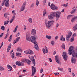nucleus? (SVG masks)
<instances>
[{
  "label": "nucleus",
  "instance_id": "bb28decb",
  "mask_svg": "<svg viewBox=\"0 0 77 77\" xmlns=\"http://www.w3.org/2000/svg\"><path fill=\"white\" fill-rule=\"evenodd\" d=\"M61 47L63 49H65V46L64 44L63 43L61 45Z\"/></svg>",
  "mask_w": 77,
  "mask_h": 77
},
{
  "label": "nucleus",
  "instance_id": "5701e85b",
  "mask_svg": "<svg viewBox=\"0 0 77 77\" xmlns=\"http://www.w3.org/2000/svg\"><path fill=\"white\" fill-rule=\"evenodd\" d=\"M48 17L49 20H53V19L54 18V17H53V16H51V15H49Z\"/></svg>",
  "mask_w": 77,
  "mask_h": 77
},
{
  "label": "nucleus",
  "instance_id": "b1692460",
  "mask_svg": "<svg viewBox=\"0 0 77 77\" xmlns=\"http://www.w3.org/2000/svg\"><path fill=\"white\" fill-rule=\"evenodd\" d=\"M73 29L74 31H75L77 29V24H76L74 27Z\"/></svg>",
  "mask_w": 77,
  "mask_h": 77
},
{
  "label": "nucleus",
  "instance_id": "aec40b11",
  "mask_svg": "<svg viewBox=\"0 0 77 77\" xmlns=\"http://www.w3.org/2000/svg\"><path fill=\"white\" fill-rule=\"evenodd\" d=\"M58 56L57 55L55 56V59L56 62H57L58 63H59V61L58 60Z\"/></svg>",
  "mask_w": 77,
  "mask_h": 77
},
{
  "label": "nucleus",
  "instance_id": "c85d7f7f",
  "mask_svg": "<svg viewBox=\"0 0 77 77\" xmlns=\"http://www.w3.org/2000/svg\"><path fill=\"white\" fill-rule=\"evenodd\" d=\"M17 29H18V26H17L16 27L14 30L13 31V32L14 33H15V32H16L17 30Z\"/></svg>",
  "mask_w": 77,
  "mask_h": 77
},
{
  "label": "nucleus",
  "instance_id": "6e6552de",
  "mask_svg": "<svg viewBox=\"0 0 77 77\" xmlns=\"http://www.w3.org/2000/svg\"><path fill=\"white\" fill-rule=\"evenodd\" d=\"M52 10H55V9H58V7L56 6L53 4H52L50 6Z\"/></svg>",
  "mask_w": 77,
  "mask_h": 77
},
{
  "label": "nucleus",
  "instance_id": "de8ad7c7",
  "mask_svg": "<svg viewBox=\"0 0 77 77\" xmlns=\"http://www.w3.org/2000/svg\"><path fill=\"white\" fill-rule=\"evenodd\" d=\"M34 5L35 4H34V3L32 4L30 6V8H33V6H34Z\"/></svg>",
  "mask_w": 77,
  "mask_h": 77
},
{
  "label": "nucleus",
  "instance_id": "1a4fd4ad",
  "mask_svg": "<svg viewBox=\"0 0 77 77\" xmlns=\"http://www.w3.org/2000/svg\"><path fill=\"white\" fill-rule=\"evenodd\" d=\"M32 76H33L34 75V74H35V72H36V67H34V66H32Z\"/></svg>",
  "mask_w": 77,
  "mask_h": 77
},
{
  "label": "nucleus",
  "instance_id": "0e129e2a",
  "mask_svg": "<svg viewBox=\"0 0 77 77\" xmlns=\"http://www.w3.org/2000/svg\"><path fill=\"white\" fill-rule=\"evenodd\" d=\"M51 2H49L48 3V6H50V4H51Z\"/></svg>",
  "mask_w": 77,
  "mask_h": 77
},
{
  "label": "nucleus",
  "instance_id": "5fc2aeb1",
  "mask_svg": "<svg viewBox=\"0 0 77 77\" xmlns=\"http://www.w3.org/2000/svg\"><path fill=\"white\" fill-rule=\"evenodd\" d=\"M75 36H76V33H75L72 36L74 37Z\"/></svg>",
  "mask_w": 77,
  "mask_h": 77
},
{
  "label": "nucleus",
  "instance_id": "f257e3e1",
  "mask_svg": "<svg viewBox=\"0 0 77 77\" xmlns=\"http://www.w3.org/2000/svg\"><path fill=\"white\" fill-rule=\"evenodd\" d=\"M61 14V13L59 12H51L50 15L51 16H52L53 17H56V20L57 21L60 17V15Z\"/></svg>",
  "mask_w": 77,
  "mask_h": 77
},
{
  "label": "nucleus",
  "instance_id": "20e7f679",
  "mask_svg": "<svg viewBox=\"0 0 77 77\" xmlns=\"http://www.w3.org/2000/svg\"><path fill=\"white\" fill-rule=\"evenodd\" d=\"M62 56L64 60L66 61V60H67V59H68V55H67V54H66V52H63Z\"/></svg>",
  "mask_w": 77,
  "mask_h": 77
},
{
  "label": "nucleus",
  "instance_id": "bf43d9fd",
  "mask_svg": "<svg viewBox=\"0 0 77 77\" xmlns=\"http://www.w3.org/2000/svg\"><path fill=\"white\" fill-rule=\"evenodd\" d=\"M68 70L70 72H71V68H69Z\"/></svg>",
  "mask_w": 77,
  "mask_h": 77
},
{
  "label": "nucleus",
  "instance_id": "f704fd0d",
  "mask_svg": "<svg viewBox=\"0 0 77 77\" xmlns=\"http://www.w3.org/2000/svg\"><path fill=\"white\" fill-rule=\"evenodd\" d=\"M14 54V52H13V53L11 55V57H12V59H14V57H15Z\"/></svg>",
  "mask_w": 77,
  "mask_h": 77
},
{
  "label": "nucleus",
  "instance_id": "e433bc0d",
  "mask_svg": "<svg viewBox=\"0 0 77 77\" xmlns=\"http://www.w3.org/2000/svg\"><path fill=\"white\" fill-rule=\"evenodd\" d=\"M28 21L29 23H32V18H29L28 19Z\"/></svg>",
  "mask_w": 77,
  "mask_h": 77
},
{
  "label": "nucleus",
  "instance_id": "338daca9",
  "mask_svg": "<svg viewBox=\"0 0 77 77\" xmlns=\"http://www.w3.org/2000/svg\"><path fill=\"white\" fill-rule=\"evenodd\" d=\"M59 74V73L57 72V73H54V74H55V75H58V74Z\"/></svg>",
  "mask_w": 77,
  "mask_h": 77
},
{
  "label": "nucleus",
  "instance_id": "a211bd4d",
  "mask_svg": "<svg viewBox=\"0 0 77 77\" xmlns=\"http://www.w3.org/2000/svg\"><path fill=\"white\" fill-rule=\"evenodd\" d=\"M34 44V48L36 49L37 50H39V47H38V45L37 44V43H36V44Z\"/></svg>",
  "mask_w": 77,
  "mask_h": 77
},
{
  "label": "nucleus",
  "instance_id": "c9c22d12",
  "mask_svg": "<svg viewBox=\"0 0 77 77\" xmlns=\"http://www.w3.org/2000/svg\"><path fill=\"white\" fill-rule=\"evenodd\" d=\"M55 42H54V41H51V44L52 45H54Z\"/></svg>",
  "mask_w": 77,
  "mask_h": 77
},
{
  "label": "nucleus",
  "instance_id": "f3484780",
  "mask_svg": "<svg viewBox=\"0 0 77 77\" xmlns=\"http://www.w3.org/2000/svg\"><path fill=\"white\" fill-rule=\"evenodd\" d=\"M77 16L75 17L74 16L72 18L71 20V22L72 23H73V22H74L76 20H77Z\"/></svg>",
  "mask_w": 77,
  "mask_h": 77
},
{
  "label": "nucleus",
  "instance_id": "79ce46f5",
  "mask_svg": "<svg viewBox=\"0 0 77 77\" xmlns=\"http://www.w3.org/2000/svg\"><path fill=\"white\" fill-rule=\"evenodd\" d=\"M45 49L46 51V53H48V49L47 48L46 46L45 47Z\"/></svg>",
  "mask_w": 77,
  "mask_h": 77
},
{
  "label": "nucleus",
  "instance_id": "393cba45",
  "mask_svg": "<svg viewBox=\"0 0 77 77\" xmlns=\"http://www.w3.org/2000/svg\"><path fill=\"white\" fill-rule=\"evenodd\" d=\"M15 15H16V13H15V12H14L13 14V16L12 17L11 19L13 20H15Z\"/></svg>",
  "mask_w": 77,
  "mask_h": 77
},
{
  "label": "nucleus",
  "instance_id": "8fccbe9b",
  "mask_svg": "<svg viewBox=\"0 0 77 77\" xmlns=\"http://www.w3.org/2000/svg\"><path fill=\"white\" fill-rule=\"evenodd\" d=\"M43 72V69L42 68V69H41L40 70V73H42Z\"/></svg>",
  "mask_w": 77,
  "mask_h": 77
},
{
  "label": "nucleus",
  "instance_id": "7c9ffc66",
  "mask_svg": "<svg viewBox=\"0 0 77 77\" xmlns=\"http://www.w3.org/2000/svg\"><path fill=\"white\" fill-rule=\"evenodd\" d=\"M72 17V15H69L67 17V19H70V18H71Z\"/></svg>",
  "mask_w": 77,
  "mask_h": 77
},
{
  "label": "nucleus",
  "instance_id": "69168bd1",
  "mask_svg": "<svg viewBox=\"0 0 77 77\" xmlns=\"http://www.w3.org/2000/svg\"><path fill=\"white\" fill-rule=\"evenodd\" d=\"M48 38L49 40L51 39V36H49Z\"/></svg>",
  "mask_w": 77,
  "mask_h": 77
},
{
  "label": "nucleus",
  "instance_id": "052dcab7",
  "mask_svg": "<svg viewBox=\"0 0 77 77\" xmlns=\"http://www.w3.org/2000/svg\"><path fill=\"white\" fill-rule=\"evenodd\" d=\"M46 3V0H44L43 2V3L44 5L45 4V3Z\"/></svg>",
  "mask_w": 77,
  "mask_h": 77
},
{
  "label": "nucleus",
  "instance_id": "39448f33",
  "mask_svg": "<svg viewBox=\"0 0 77 77\" xmlns=\"http://www.w3.org/2000/svg\"><path fill=\"white\" fill-rule=\"evenodd\" d=\"M27 3L26 2H25L23 4V5L21 7V8L20 10V12H22L25 9V7H26V5Z\"/></svg>",
  "mask_w": 77,
  "mask_h": 77
},
{
  "label": "nucleus",
  "instance_id": "dca6fc26",
  "mask_svg": "<svg viewBox=\"0 0 77 77\" xmlns=\"http://www.w3.org/2000/svg\"><path fill=\"white\" fill-rule=\"evenodd\" d=\"M71 62L72 63H74L75 64L76 63V59L73 57H72L71 59Z\"/></svg>",
  "mask_w": 77,
  "mask_h": 77
},
{
  "label": "nucleus",
  "instance_id": "cd10ccee",
  "mask_svg": "<svg viewBox=\"0 0 77 77\" xmlns=\"http://www.w3.org/2000/svg\"><path fill=\"white\" fill-rule=\"evenodd\" d=\"M8 23H9V20L6 21H5L4 22V24L5 26H6V24H8Z\"/></svg>",
  "mask_w": 77,
  "mask_h": 77
},
{
  "label": "nucleus",
  "instance_id": "ea45409f",
  "mask_svg": "<svg viewBox=\"0 0 77 77\" xmlns=\"http://www.w3.org/2000/svg\"><path fill=\"white\" fill-rule=\"evenodd\" d=\"M21 54L20 53H16V56H21Z\"/></svg>",
  "mask_w": 77,
  "mask_h": 77
},
{
  "label": "nucleus",
  "instance_id": "3c124183",
  "mask_svg": "<svg viewBox=\"0 0 77 77\" xmlns=\"http://www.w3.org/2000/svg\"><path fill=\"white\" fill-rule=\"evenodd\" d=\"M13 19H11L10 21V23L11 24L12 22H13Z\"/></svg>",
  "mask_w": 77,
  "mask_h": 77
},
{
  "label": "nucleus",
  "instance_id": "0eeeda50",
  "mask_svg": "<svg viewBox=\"0 0 77 77\" xmlns=\"http://www.w3.org/2000/svg\"><path fill=\"white\" fill-rule=\"evenodd\" d=\"M25 53L26 54H33V52L31 50H28L24 51Z\"/></svg>",
  "mask_w": 77,
  "mask_h": 77
},
{
  "label": "nucleus",
  "instance_id": "a19ab883",
  "mask_svg": "<svg viewBox=\"0 0 77 77\" xmlns=\"http://www.w3.org/2000/svg\"><path fill=\"white\" fill-rule=\"evenodd\" d=\"M58 70H59L60 71H63V69L62 68H60L58 67Z\"/></svg>",
  "mask_w": 77,
  "mask_h": 77
},
{
  "label": "nucleus",
  "instance_id": "6e6d98bb",
  "mask_svg": "<svg viewBox=\"0 0 77 77\" xmlns=\"http://www.w3.org/2000/svg\"><path fill=\"white\" fill-rule=\"evenodd\" d=\"M19 35H20V33H19V32H18L16 35L17 37Z\"/></svg>",
  "mask_w": 77,
  "mask_h": 77
},
{
  "label": "nucleus",
  "instance_id": "412c9836",
  "mask_svg": "<svg viewBox=\"0 0 77 77\" xmlns=\"http://www.w3.org/2000/svg\"><path fill=\"white\" fill-rule=\"evenodd\" d=\"M7 67L9 69H10V70H12V67L9 64L7 65Z\"/></svg>",
  "mask_w": 77,
  "mask_h": 77
},
{
  "label": "nucleus",
  "instance_id": "864d4df0",
  "mask_svg": "<svg viewBox=\"0 0 77 77\" xmlns=\"http://www.w3.org/2000/svg\"><path fill=\"white\" fill-rule=\"evenodd\" d=\"M3 34H4V33H2L1 34V35L0 36L1 38H2V36H3Z\"/></svg>",
  "mask_w": 77,
  "mask_h": 77
},
{
  "label": "nucleus",
  "instance_id": "49530a36",
  "mask_svg": "<svg viewBox=\"0 0 77 77\" xmlns=\"http://www.w3.org/2000/svg\"><path fill=\"white\" fill-rule=\"evenodd\" d=\"M1 29L4 30H5V26H2L1 27Z\"/></svg>",
  "mask_w": 77,
  "mask_h": 77
},
{
  "label": "nucleus",
  "instance_id": "2f4dec72",
  "mask_svg": "<svg viewBox=\"0 0 77 77\" xmlns=\"http://www.w3.org/2000/svg\"><path fill=\"white\" fill-rule=\"evenodd\" d=\"M0 70L1 71H3L5 70V68H4L2 66H0Z\"/></svg>",
  "mask_w": 77,
  "mask_h": 77
},
{
  "label": "nucleus",
  "instance_id": "13d9d810",
  "mask_svg": "<svg viewBox=\"0 0 77 77\" xmlns=\"http://www.w3.org/2000/svg\"><path fill=\"white\" fill-rule=\"evenodd\" d=\"M49 60L50 62H52V60H51V58H49Z\"/></svg>",
  "mask_w": 77,
  "mask_h": 77
},
{
  "label": "nucleus",
  "instance_id": "09e8293b",
  "mask_svg": "<svg viewBox=\"0 0 77 77\" xmlns=\"http://www.w3.org/2000/svg\"><path fill=\"white\" fill-rule=\"evenodd\" d=\"M37 6H38V5H39V1H38V0H36V3Z\"/></svg>",
  "mask_w": 77,
  "mask_h": 77
},
{
  "label": "nucleus",
  "instance_id": "a878e982",
  "mask_svg": "<svg viewBox=\"0 0 77 77\" xmlns=\"http://www.w3.org/2000/svg\"><path fill=\"white\" fill-rule=\"evenodd\" d=\"M17 51H20V52H21V51H22V49H21V48L19 47L17 49Z\"/></svg>",
  "mask_w": 77,
  "mask_h": 77
},
{
  "label": "nucleus",
  "instance_id": "a18cd8bd",
  "mask_svg": "<svg viewBox=\"0 0 77 77\" xmlns=\"http://www.w3.org/2000/svg\"><path fill=\"white\" fill-rule=\"evenodd\" d=\"M63 6H64V7H67V6H68V4H64L63 5Z\"/></svg>",
  "mask_w": 77,
  "mask_h": 77
},
{
  "label": "nucleus",
  "instance_id": "37998d69",
  "mask_svg": "<svg viewBox=\"0 0 77 77\" xmlns=\"http://www.w3.org/2000/svg\"><path fill=\"white\" fill-rule=\"evenodd\" d=\"M43 52L44 53V54H45L46 52H45V48L43 49Z\"/></svg>",
  "mask_w": 77,
  "mask_h": 77
},
{
  "label": "nucleus",
  "instance_id": "f8f14e48",
  "mask_svg": "<svg viewBox=\"0 0 77 77\" xmlns=\"http://www.w3.org/2000/svg\"><path fill=\"white\" fill-rule=\"evenodd\" d=\"M31 60L32 62V63L33 66H35L36 65V63L35 62V58L33 57L32 56L31 58Z\"/></svg>",
  "mask_w": 77,
  "mask_h": 77
},
{
  "label": "nucleus",
  "instance_id": "2eb2a0df",
  "mask_svg": "<svg viewBox=\"0 0 77 77\" xmlns=\"http://www.w3.org/2000/svg\"><path fill=\"white\" fill-rule=\"evenodd\" d=\"M20 37H18L17 38L16 40H14V41L13 42V44L14 45L15 44V43H17V42H18V41H19V40H20Z\"/></svg>",
  "mask_w": 77,
  "mask_h": 77
},
{
  "label": "nucleus",
  "instance_id": "603ef678",
  "mask_svg": "<svg viewBox=\"0 0 77 77\" xmlns=\"http://www.w3.org/2000/svg\"><path fill=\"white\" fill-rule=\"evenodd\" d=\"M72 75L73 76V77H74L75 76V75L74 74V73L73 72L72 73Z\"/></svg>",
  "mask_w": 77,
  "mask_h": 77
},
{
  "label": "nucleus",
  "instance_id": "c756f323",
  "mask_svg": "<svg viewBox=\"0 0 77 77\" xmlns=\"http://www.w3.org/2000/svg\"><path fill=\"white\" fill-rule=\"evenodd\" d=\"M47 12V11H46V10L45 9V10L43 12V16L44 17L45 16V15L46 14V13Z\"/></svg>",
  "mask_w": 77,
  "mask_h": 77
},
{
  "label": "nucleus",
  "instance_id": "4468645a",
  "mask_svg": "<svg viewBox=\"0 0 77 77\" xmlns=\"http://www.w3.org/2000/svg\"><path fill=\"white\" fill-rule=\"evenodd\" d=\"M26 39L28 41H30V35L29 34L27 33L26 35Z\"/></svg>",
  "mask_w": 77,
  "mask_h": 77
},
{
  "label": "nucleus",
  "instance_id": "4c0bfd02",
  "mask_svg": "<svg viewBox=\"0 0 77 77\" xmlns=\"http://www.w3.org/2000/svg\"><path fill=\"white\" fill-rule=\"evenodd\" d=\"M12 35H11L8 39L9 41H11V40L12 39Z\"/></svg>",
  "mask_w": 77,
  "mask_h": 77
},
{
  "label": "nucleus",
  "instance_id": "4be33fe9",
  "mask_svg": "<svg viewBox=\"0 0 77 77\" xmlns=\"http://www.w3.org/2000/svg\"><path fill=\"white\" fill-rule=\"evenodd\" d=\"M63 35H61V37L60 38V40L62 41H65V37H63Z\"/></svg>",
  "mask_w": 77,
  "mask_h": 77
},
{
  "label": "nucleus",
  "instance_id": "680f3d73",
  "mask_svg": "<svg viewBox=\"0 0 77 77\" xmlns=\"http://www.w3.org/2000/svg\"><path fill=\"white\" fill-rule=\"evenodd\" d=\"M4 17H5V18H6V17H7V14H4Z\"/></svg>",
  "mask_w": 77,
  "mask_h": 77
},
{
  "label": "nucleus",
  "instance_id": "473e14b6",
  "mask_svg": "<svg viewBox=\"0 0 77 77\" xmlns=\"http://www.w3.org/2000/svg\"><path fill=\"white\" fill-rule=\"evenodd\" d=\"M75 12V9H73L70 12L71 14H74Z\"/></svg>",
  "mask_w": 77,
  "mask_h": 77
},
{
  "label": "nucleus",
  "instance_id": "e2e57ef3",
  "mask_svg": "<svg viewBox=\"0 0 77 77\" xmlns=\"http://www.w3.org/2000/svg\"><path fill=\"white\" fill-rule=\"evenodd\" d=\"M24 30H26V27L25 25H24Z\"/></svg>",
  "mask_w": 77,
  "mask_h": 77
},
{
  "label": "nucleus",
  "instance_id": "ddd939ff",
  "mask_svg": "<svg viewBox=\"0 0 77 77\" xmlns=\"http://www.w3.org/2000/svg\"><path fill=\"white\" fill-rule=\"evenodd\" d=\"M31 33L32 35H35L36 33V30L33 29L31 31Z\"/></svg>",
  "mask_w": 77,
  "mask_h": 77
},
{
  "label": "nucleus",
  "instance_id": "774afa93",
  "mask_svg": "<svg viewBox=\"0 0 77 77\" xmlns=\"http://www.w3.org/2000/svg\"><path fill=\"white\" fill-rule=\"evenodd\" d=\"M57 38H58V36H57L55 37V39L56 40V39H57Z\"/></svg>",
  "mask_w": 77,
  "mask_h": 77
},
{
  "label": "nucleus",
  "instance_id": "7ed1b4c3",
  "mask_svg": "<svg viewBox=\"0 0 77 77\" xmlns=\"http://www.w3.org/2000/svg\"><path fill=\"white\" fill-rule=\"evenodd\" d=\"M9 0H3L2 1V6H3L4 5L5 3V2H6L5 3V6H6V7H9Z\"/></svg>",
  "mask_w": 77,
  "mask_h": 77
},
{
  "label": "nucleus",
  "instance_id": "c03bdc74",
  "mask_svg": "<svg viewBox=\"0 0 77 77\" xmlns=\"http://www.w3.org/2000/svg\"><path fill=\"white\" fill-rule=\"evenodd\" d=\"M11 47H12V45H11V44H10V45L8 46V48H9V49H11Z\"/></svg>",
  "mask_w": 77,
  "mask_h": 77
},
{
  "label": "nucleus",
  "instance_id": "4d7b16f0",
  "mask_svg": "<svg viewBox=\"0 0 77 77\" xmlns=\"http://www.w3.org/2000/svg\"><path fill=\"white\" fill-rule=\"evenodd\" d=\"M9 50H10V49H9V48H8L7 49V51L8 53V52H9Z\"/></svg>",
  "mask_w": 77,
  "mask_h": 77
},
{
  "label": "nucleus",
  "instance_id": "6ab92c4d",
  "mask_svg": "<svg viewBox=\"0 0 77 77\" xmlns=\"http://www.w3.org/2000/svg\"><path fill=\"white\" fill-rule=\"evenodd\" d=\"M25 61L26 62V63L28 64V65H30V62H31V61H30V60L28 59H26Z\"/></svg>",
  "mask_w": 77,
  "mask_h": 77
},
{
  "label": "nucleus",
  "instance_id": "58836bf2",
  "mask_svg": "<svg viewBox=\"0 0 77 77\" xmlns=\"http://www.w3.org/2000/svg\"><path fill=\"white\" fill-rule=\"evenodd\" d=\"M8 36H9V33L7 34L6 35L4 38L5 39H6V38L8 37Z\"/></svg>",
  "mask_w": 77,
  "mask_h": 77
},
{
  "label": "nucleus",
  "instance_id": "9b49d317",
  "mask_svg": "<svg viewBox=\"0 0 77 77\" xmlns=\"http://www.w3.org/2000/svg\"><path fill=\"white\" fill-rule=\"evenodd\" d=\"M72 34V32H70L66 36V39L67 41H69V38H70V37H71V36Z\"/></svg>",
  "mask_w": 77,
  "mask_h": 77
},
{
  "label": "nucleus",
  "instance_id": "423d86ee",
  "mask_svg": "<svg viewBox=\"0 0 77 77\" xmlns=\"http://www.w3.org/2000/svg\"><path fill=\"white\" fill-rule=\"evenodd\" d=\"M30 41L34 43V44H35L37 42H36V38L34 36H31L30 38Z\"/></svg>",
  "mask_w": 77,
  "mask_h": 77
},
{
  "label": "nucleus",
  "instance_id": "72a5a7b5",
  "mask_svg": "<svg viewBox=\"0 0 77 77\" xmlns=\"http://www.w3.org/2000/svg\"><path fill=\"white\" fill-rule=\"evenodd\" d=\"M70 42H73V41H74V38L72 37L71 39L70 40Z\"/></svg>",
  "mask_w": 77,
  "mask_h": 77
},
{
  "label": "nucleus",
  "instance_id": "f03ea898",
  "mask_svg": "<svg viewBox=\"0 0 77 77\" xmlns=\"http://www.w3.org/2000/svg\"><path fill=\"white\" fill-rule=\"evenodd\" d=\"M54 21L51 20L49 21L48 22V23H47V24L46 25V27L48 29H50V27H51V25H52L54 23Z\"/></svg>",
  "mask_w": 77,
  "mask_h": 77
},
{
  "label": "nucleus",
  "instance_id": "9d476101",
  "mask_svg": "<svg viewBox=\"0 0 77 77\" xmlns=\"http://www.w3.org/2000/svg\"><path fill=\"white\" fill-rule=\"evenodd\" d=\"M16 64L18 66H24V63L20 62V61H17L16 62Z\"/></svg>",
  "mask_w": 77,
  "mask_h": 77
}]
</instances>
